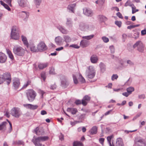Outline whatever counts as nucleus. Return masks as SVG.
<instances>
[{
  "label": "nucleus",
  "instance_id": "obj_49",
  "mask_svg": "<svg viewBox=\"0 0 146 146\" xmlns=\"http://www.w3.org/2000/svg\"><path fill=\"white\" fill-rule=\"evenodd\" d=\"M118 78V76L117 74H113L111 76V79L112 81L117 80Z\"/></svg>",
  "mask_w": 146,
  "mask_h": 146
},
{
  "label": "nucleus",
  "instance_id": "obj_25",
  "mask_svg": "<svg viewBox=\"0 0 146 146\" xmlns=\"http://www.w3.org/2000/svg\"><path fill=\"white\" fill-rule=\"evenodd\" d=\"M124 145L122 139L121 138H117V139L115 146H123Z\"/></svg>",
  "mask_w": 146,
  "mask_h": 146
},
{
  "label": "nucleus",
  "instance_id": "obj_3",
  "mask_svg": "<svg viewBox=\"0 0 146 146\" xmlns=\"http://www.w3.org/2000/svg\"><path fill=\"white\" fill-rule=\"evenodd\" d=\"M26 94L28 100L30 102H33L36 96V92L32 89L27 90Z\"/></svg>",
  "mask_w": 146,
  "mask_h": 146
},
{
  "label": "nucleus",
  "instance_id": "obj_47",
  "mask_svg": "<svg viewBox=\"0 0 146 146\" xmlns=\"http://www.w3.org/2000/svg\"><path fill=\"white\" fill-rule=\"evenodd\" d=\"M136 7L134 5L132 8V14H134L136 12L138 11L139 10L138 9H136Z\"/></svg>",
  "mask_w": 146,
  "mask_h": 146
},
{
  "label": "nucleus",
  "instance_id": "obj_59",
  "mask_svg": "<svg viewBox=\"0 0 146 146\" xmlns=\"http://www.w3.org/2000/svg\"><path fill=\"white\" fill-rule=\"evenodd\" d=\"M50 73L51 74H55L54 69V68H51L50 70Z\"/></svg>",
  "mask_w": 146,
  "mask_h": 146
},
{
  "label": "nucleus",
  "instance_id": "obj_20",
  "mask_svg": "<svg viewBox=\"0 0 146 146\" xmlns=\"http://www.w3.org/2000/svg\"><path fill=\"white\" fill-rule=\"evenodd\" d=\"M18 3L19 6L24 7L27 5V0H19Z\"/></svg>",
  "mask_w": 146,
  "mask_h": 146
},
{
  "label": "nucleus",
  "instance_id": "obj_36",
  "mask_svg": "<svg viewBox=\"0 0 146 146\" xmlns=\"http://www.w3.org/2000/svg\"><path fill=\"white\" fill-rule=\"evenodd\" d=\"M134 5L132 3L130 0L127 1L124 5L125 7H126L127 6H129L131 7V8H132V7L134 6Z\"/></svg>",
  "mask_w": 146,
  "mask_h": 146
},
{
  "label": "nucleus",
  "instance_id": "obj_54",
  "mask_svg": "<svg viewBox=\"0 0 146 146\" xmlns=\"http://www.w3.org/2000/svg\"><path fill=\"white\" fill-rule=\"evenodd\" d=\"M56 85L55 84H52L50 86V88L52 90H54L56 89Z\"/></svg>",
  "mask_w": 146,
  "mask_h": 146
},
{
  "label": "nucleus",
  "instance_id": "obj_12",
  "mask_svg": "<svg viewBox=\"0 0 146 146\" xmlns=\"http://www.w3.org/2000/svg\"><path fill=\"white\" fill-rule=\"evenodd\" d=\"M80 44L83 48L86 47L89 45L90 42L87 40L83 39L81 41Z\"/></svg>",
  "mask_w": 146,
  "mask_h": 146
},
{
  "label": "nucleus",
  "instance_id": "obj_62",
  "mask_svg": "<svg viewBox=\"0 0 146 146\" xmlns=\"http://www.w3.org/2000/svg\"><path fill=\"white\" fill-rule=\"evenodd\" d=\"M75 103L77 105L81 104V101L80 100H76L75 101Z\"/></svg>",
  "mask_w": 146,
  "mask_h": 146
},
{
  "label": "nucleus",
  "instance_id": "obj_1",
  "mask_svg": "<svg viewBox=\"0 0 146 146\" xmlns=\"http://www.w3.org/2000/svg\"><path fill=\"white\" fill-rule=\"evenodd\" d=\"M86 72V74L88 78L90 79L93 78L96 75V70L94 67L92 66L87 67Z\"/></svg>",
  "mask_w": 146,
  "mask_h": 146
},
{
  "label": "nucleus",
  "instance_id": "obj_23",
  "mask_svg": "<svg viewBox=\"0 0 146 146\" xmlns=\"http://www.w3.org/2000/svg\"><path fill=\"white\" fill-rule=\"evenodd\" d=\"M98 127L96 126H93L89 131L91 135H94L97 133Z\"/></svg>",
  "mask_w": 146,
  "mask_h": 146
},
{
  "label": "nucleus",
  "instance_id": "obj_57",
  "mask_svg": "<svg viewBox=\"0 0 146 146\" xmlns=\"http://www.w3.org/2000/svg\"><path fill=\"white\" fill-rule=\"evenodd\" d=\"M30 83V82H29V81H28L23 86L21 89H22L26 88L28 86Z\"/></svg>",
  "mask_w": 146,
  "mask_h": 146
},
{
  "label": "nucleus",
  "instance_id": "obj_16",
  "mask_svg": "<svg viewBox=\"0 0 146 146\" xmlns=\"http://www.w3.org/2000/svg\"><path fill=\"white\" fill-rule=\"evenodd\" d=\"M25 106L27 108L33 110L37 109L38 107V106L37 105L30 104H27L25 105Z\"/></svg>",
  "mask_w": 146,
  "mask_h": 146
},
{
  "label": "nucleus",
  "instance_id": "obj_61",
  "mask_svg": "<svg viewBox=\"0 0 146 146\" xmlns=\"http://www.w3.org/2000/svg\"><path fill=\"white\" fill-rule=\"evenodd\" d=\"M6 9H7L8 11H10L11 10V8L9 7V6L6 4L3 6Z\"/></svg>",
  "mask_w": 146,
  "mask_h": 146
},
{
  "label": "nucleus",
  "instance_id": "obj_7",
  "mask_svg": "<svg viewBox=\"0 0 146 146\" xmlns=\"http://www.w3.org/2000/svg\"><path fill=\"white\" fill-rule=\"evenodd\" d=\"M61 85L62 87L65 88L67 87L69 83L66 78L64 76H62L61 78Z\"/></svg>",
  "mask_w": 146,
  "mask_h": 146
},
{
  "label": "nucleus",
  "instance_id": "obj_14",
  "mask_svg": "<svg viewBox=\"0 0 146 146\" xmlns=\"http://www.w3.org/2000/svg\"><path fill=\"white\" fill-rule=\"evenodd\" d=\"M7 57L5 54L1 52H0V62L5 63L7 60Z\"/></svg>",
  "mask_w": 146,
  "mask_h": 146
},
{
  "label": "nucleus",
  "instance_id": "obj_37",
  "mask_svg": "<svg viewBox=\"0 0 146 146\" xmlns=\"http://www.w3.org/2000/svg\"><path fill=\"white\" fill-rule=\"evenodd\" d=\"M13 144L18 145H24V142L21 140H19L15 141H13Z\"/></svg>",
  "mask_w": 146,
  "mask_h": 146
},
{
  "label": "nucleus",
  "instance_id": "obj_21",
  "mask_svg": "<svg viewBox=\"0 0 146 146\" xmlns=\"http://www.w3.org/2000/svg\"><path fill=\"white\" fill-rule=\"evenodd\" d=\"M21 37L22 40L23 42L24 45L27 48H29V44L26 37L23 35H22Z\"/></svg>",
  "mask_w": 146,
  "mask_h": 146
},
{
  "label": "nucleus",
  "instance_id": "obj_2",
  "mask_svg": "<svg viewBox=\"0 0 146 146\" xmlns=\"http://www.w3.org/2000/svg\"><path fill=\"white\" fill-rule=\"evenodd\" d=\"M13 51L15 54L19 56H23L25 54L24 49L18 45L14 46Z\"/></svg>",
  "mask_w": 146,
  "mask_h": 146
},
{
  "label": "nucleus",
  "instance_id": "obj_60",
  "mask_svg": "<svg viewBox=\"0 0 146 146\" xmlns=\"http://www.w3.org/2000/svg\"><path fill=\"white\" fill-rule=\"evenodd\" d=\"M122 41L123 42H124L127 38V35L125 34H124L122 35Z\"/></svg>",
  "mask_w": 146,
  "mask_h": 146
},
{
  "label": "nucleus",
  "instance_id": "obj_9",
  "mask_svg": "<svg viewBox=\"0 0 146 146\" xmlns=\"http://www.w3.org/2000/svg\"><path fill=\"white\" fill-rule=\"evenodd\" d=\"M89 25L83 22H81L79 24V28L82 31H85L89 28Z\"/></svg>",
  "mask_w": 146,
  "mask_h": 146
},
{
  "label": "nucleus",
  "instance_id": "obj_45",
  "mask_svg": "<svg viewBox=\"0 0 146 146\" xmlns=\"http://www.w3.org/2000/svg\"><path fill=\"white\" fill-rule=\"evenodd\" d=\"M38 92L41 95V98H43L44 94H45V92L41 89H39L38 90Z\"/></svg>",
  "mask_w": 146,
  "mask_h": 146
},
{
  "label": "nucleus",
  "instance_id": "obj_28",
  "mask_svg": "<svg viewBox=\"0 0 146 146\" xmlns=\"http://www.w3.org/2000/svg\"><path fill=\"white\" fill-rule=\"evenodd\" d=\"M67 110L68 111L70 112L73 115L76 114L77 112V110L74 108H68Z\"/></svg>",
  "mask_w": 146,
  "mask_h": 146
},
{
  "label": "nucleus",
  "instance_id": "obj_44",
  "mask_svg": "<svg viewBox=\"0 0 146 146\" xmlns=\"http://www.w3.org/2000/svg\"><path fill=\"white\" fill-rule=\"evenodd\" d=\"M6 124H7V122L4 121L0 124V130H2L5 127V125Z\"/></svg>",
  "mask_w": 146,
  "mask_h": 146
},
{
  "label": "nucleus",
  "instance_id": "obj_52",
  "mask_svg": "<svg viewBox=\"0 0 146 146\" xmlns=\"http://www.w3.org/2000/svg\"><path fill=\"white\" fill-rule=\"evenodd\" d=\"M70 47H73L75 48L78 49L80 48V46L76 44H72L70 45L69 46Z\"/></svg>",
  "mask_w": 146,
  "mask_h": 146
},
{
  "label": "nucleus",
  "instance_id": "obj_18",
  "mask_svg": "<svg viewBox=\"0 0 146 146\" xmlns=\"http://www.w3.org/2000/svg\"><path fill=\"white\" fill-rule=\"evenodd\" d=\"M76 4V3L69 5L67 7L68 9L71 11V12L74 13Z\"/></svg>",
  "mask_w": 146,
  "mask_h": 146
},
{
  "label": "nucleus",
  "instance_id": "obj_29",
  "mask_svg": "<svg viewBox=\"0 0 146 146\" xmlns=\"http://www.w3.org/2000/svg\"><path fill=\"white\" fill-rule=\"evenodd\" d=\"M66 25L69 27H72V22L71 19L70 18H67Z\"/></svg>",
  "mask_w": 146,
  "mask_h": 146
},
{
  "label": "nucleus",
  "instance_id": "obj_33",
  "mask_svg": "<svg viewBox=\"0 0 146 146\" xmlns=\"http://www.w3.org/2000/svg\"><path fill=\"white\" fill-rule=\"evenodd\" d=\"M137 50L140 52H143L144 50V46L142 43L137 47Z\"/></svg>",
  "mask_w": 146,
  "mask_h": 146
},
{
  "label": "nucleus",
  "instance_id": "obj_56",
  "mask_svg": "<svg viewBox=\"0 0 146 146\" xmlns=\"http://www.w3.org/2000/svg\"><path fill=\"white\" fill-rule=\"evenodd\" d=\"M83 99L86 101H90L91 98L88 95H86L84 97Z\"/></svg>",
  "mask_w": 146,
  "mask_h": 146
},
{
  "label": "nucleus",
  "instance_id": "obj_55",
  "mask_svg": "<svg viewBox=\"0 0 146 146\" xmlns=\"http://www.w3.org/2000/svg\"><path fill=\"white\" fill-rule=\"evenodd\" d=\"M3 1L7 3L11 7L12 6L11 4L12 0H3Z\"/></svg>",
  "mask_w": 146,
  "mask_h": 146
},
{
  "label": "nucleus",
  "instance_id": "obj_38",
  "mask_svg": "<svg viewBox=\"0 0 146 146\" xmlns=\"http://www.w3.org/2000/svg\"><path fill=\"white\" fill-rule=\"evenodd\" d=\"M38 137L40 141H45L48 139V137L47 136H40Z\"/></svg>",
  "mask_w": 146,
  "mask_h": 146
},
{
  "label": "nucleus",
  "instance_id": "obj_40",
  "mask_svg": "<svg viewBox=\"0 0 146 146\" xmlns=\"http://www.w3.org/2000/svg\"><path fill=\"white\" fill-rule=\"evenodd\" d=\"M34 3L37 7H38L40 5L42 0H34Z\"/></svg>",
  "mask_w": 146,
  "mask_h": 146
},
{
  "label": "nucleus",
  "instance_id": "obj_4",
  "mask_svg": "<svg viewBox=\"0 0 146 146\" xmlns=\"http://www.w3.org/2000/svg\"><path fill=\"white\" fill-rule=\"evenodd\" d=\"M11 114L13 116L18 118L22 115V113L19 108L14 107L11 110Z\"/></svg>",
  "mask_w": 146,
  "mask_h": 146
},
{
  "label": "nucleus",
  "instance_id": "obj_8",
  "mask_svg": "<svg viewBox=\"0 0 146 146\" xmlns=\"http://www.w3.org/2000/svg\"><path fill=\"white\" fill-rule=\"evenodd\" d=\"M13 86L15 89H18L20 86V82L19 79L17 78H15L13 80Z\"/></svg>",
  "mask_w": 146,
  "mask_h": 146
},
{
  "label": "nucleus",
  "instance_id": "obj_50",
  "mask_svg": "<svg viewBox=\"0 0 146 146\" xmlns=\"http://www.w3.org/2000/svg\"><path fill=\"white\" fill-rule=\"evenodd\" d=\"M121 21H115V24L119 27H121Z\"/></svg>",
  "mask_w": 146,
  "mask_h": 146
},
{
  "label": "nucleus",
  "instance_id": "obj_34",
  "mask_svg": "<svg viewBox=\"0 0 146 146\" xmlns=\"http://www.w3.org/2000/svg\"><path fill=\"white\" fill-rule=\"evenodd\" d=\"M19 28L16 26H13L11 29V33H19Z\"/></svg>",
  "mask_w": 146,
  "mask_h": 146
},
{
  "label": "nucleus",
  "instance_id": "obj_63",
  "mask_svg": "<svg viewBox=\"0 0 146 146\" xmlns=\"http://www.w3.org/2000/svg\"><path fill=\"white\" fill-rule=\"evenodd\" d=\"M116 15L120 18L123 19V18L122 14L119 12L117 13H116Z\"/></svg>",
  "mask_w": 146,
  "mask_h": 146
},
{
  "label": "nucleus",
  "instance_id": "obj_10",
  "mask_svg": "<svg viewBox=\"0 0 146 146\" xmlns=\"http://www.w3.org/2000/svg\"><path fill=\"white\" fill-rule=\"evenodd\" d=\"M20 15L21 17L23 19V20L26 21L29 18V13L28 12L22 11L20 13Z\"/></svg>",
  "mask_w": 146,
  "mask_h": 146
},
{
  "label": "nucleus",
  "instance_id": "obj_26",
  "mask_svg": "<svg viewBox=\"0 0 146 146\" xmlns=\"http://www.w3.org/2000/svg\"><path fill=\"white\" fill-rule=\"evenodd\" d=\"M34 131L37 135H42L44 134V133L42 131L39 130L38 127H36L34 130Z\"/></svg>",
  "mask_w": 146,
  "mask_h": 146
},
{
  "label": "nucleus",
  "instance_id": "obj_11",
  "mask_svg": "<svg viewBox=\"0 0 146 146\" xmlns=\"http://www.w3.org/2000/svg\"><path fill=\"white\" fill-rule=\"evenodd\" d=\"M56 27L62 34H66L68 33V31L62 26L59 25Z\"/></svg>",
  "mask_w": 146,
  "mask_h": 146
},
{
  "label": "nucleus",
  "instance_id": "obj_64",
  "mask_svg": "<svg viewBox=\"0 0 146 146\" xmlns=\"http://www.w3.org/2000/svg\"><path fill=\"white\" fill-rule=\"evenodd\" d=\"M105 0H100L99 1V4L101 5H103L104 3Z\"/></svg>",
  "mask_w": 146,
  "mask_h": 146
},
{
  "label": "nucleus",
  "instance_id": "obj_24",
  "mask_svg": "<svg viewBox=\"0 0 146 146\" xmlns=\"http://www.w3.org/2000/svg\"><path fill=\"white\" fill-rule=\"evenodd\" d=\"M62 40L61 37L58 36L55 38V41L57 44L60 45L61 44Z\"/></svg>",
  "mask_w": 146,
  "mask_h": 146
},
{
  "label": "nucleus",
  "instance_id": "obj_13",
  "mask_svg": "<svg viewBox=\"0 0 146 146\" xmlns=\"http://www.w3.org/2000/svg\"><path fill=\"white\" fill-rule=\"evenodd\" d=\"M83 13L85 15L88 17H91L93 15L92 11L89 9L86 8L84 9Z\"/></svg>",
  "mask_w": 146,
  "mask_h": 146
},
{
  "label": "nucleus",
  "instance_id": "obj_22",
  "mask_svg": "<svg viewBox=\"0 0 146 146\" xmlns=\"http://www.w3.org/2000/svg\"><path fill=\"white\" fill-rule=\"evenodd\" d=\"M48 65V62L40 63L39 64L38 67L40 69H43L47 67Z\"/></svg>",
  "mask_w": 146,
  "mask_h": 146
},
{
  "label": "nucleus",
  "instance_id": "obj_5",
  "mask_svg": "<svg viewBox=\"0 0 146 146\" xmlns=\"http://www.w3.org/2000/svg\"><path fill=\"white\" fill-rule=\"evenodd\" d=\"M1 75L3 76L4 81H5L7 84L9 85L11 82V75L10 73L9 72H6Z\"/></svg>",
  "mask_w": 146,
  "mask_h": 146
},
{
  "label": "nucleus",
  "instance_id": "obj_48",
  "mask_svg": "<svg viewBox=\"0 0 146 146\" xmlns=\"http://www.w3.org/2000/svg\"><path fill=\"white\" fill-rule=\"evenodd\" d=\"M102 39L103 40V41L105 43L108 42L109 41V38L106 37V36H103L102 38Z\"/></svg>",
  "mask_w": 146,
  "mask_h": 146
},
{
  "label": "nucleus",
  "instance_id": "obj_41",
  "mask_svg": "<svg viewBox=\"0 0 146 146\" xmlns=\"http://www.w3.org/2000/svg\"><path fill=\"white\" fill-rule=\"evenodd\" d=\"M134 89L133 87H130L127 89V91L128 93H129L130 94H131L132 92L133 91Z\"/></svg>",
  "mask_w": 146,
  "mask_h": 146
},
{
  "label": "nucleus",
  "instance_id": "obj_15",
  "mask_svg": "<svg viewBox=\"0 0 146 146\" xmlns=\"http://www.w3.org/2000/svg\"><path fill=\"white\" fill-rule=\"evenodd\" d=\"M11 37L12 39L18 40L19 38V33H11Z\"/></svg>",
  "mask_w": 146,
  "mask_h": 146
},
{
  "label": "nucleus",
  "instance_id": "obj_46",
  "mask_svg": "<svg viewBox=\"0 0 146 146\" xmlns=\"http://www.w3.org/2000/svg\"><path fill=\"white\" fill-rule=\"evenodd\" d=\"M7 53L9 58L13 60L14 59V57L11 52L9 50L7 51Z\"/></svg>",
  "mask_w": 146,
  "mask_h": 146
},
{
  "label": "nucleus",
  "instance_id": "obj_31",
  "mask_svg": "<svg viewBox=\"0 0 146 146\" xmlns=\"http://www.w3.org/2000/svg\"><path fill=\"white\" fill-rule=\"evenodd\" d=\"M99 66L101 72L103 73L106 70V68L105 65L104 63L102 62H100L99 64Z\"/></svg>",
  "mask_w": 146,
  "mask_h": 146
},
{
  "label": "nucleus",
  "instance_id": "obj_53",
  "mask_svg": "<svg viewBox=\"0 0 146 146\" xmlns=\"http://www.w3.org/2000/svg\"><path fill=\"white\" fill-rule=\"evenodd\" d=\"M41 77L43 79L44 81H45L46 78L45 73L44 72H42L41 74Z\"/></svg>",
  "mask_w": 146,
  "mask_h": 146
},
{
  "label": "nucleus",
  "instance_id": "obj_35",
  "mask_svg": "<svg viewBox=\"0 0 146 146\" xmlns=\"http://www.w3.org/2000/svg\"><path fill=\"white\" fill-rule=\"evenodd\" d=\"M63 38L65 41L66 42H69L71 41V38L68 35H64Z\"/></svg>",
  "mask_w": 146,
  "mask_h": 146
},
{
  "label": "nucleus",
  "instance_id": "obj_58",
  "mask_svg": "<svg viewBox=\"0 0 146 146\" xmlns=\"http://www.w3.org/2000/svg\"><path fill=\"white\" fill-rule=\"evenodd\" d=\"M138 98L140 99H144L145 98V95L144 94H142L138 96Z\"/></svg>",
  "mask_w": 146,
  "mask_h": 146
},
{
  "label": "nucleus",
  "instance_id": "obj_6",
  "mask_svg": "<svg viewBox=\"0 0 146 146\" xmlns=\"http://www.w3.org/2000/svg\"><path fill=\"white\" fill-rule=\"evenodd\" d=\"M38 51L42 52L46 50L47 47L45 43L42 41L40 42L37 46Z\"/></svg>",
  "mask_w": 146,
  "mask_h": 146
},
{
  "label": "nucleus",
  "instance_id": "obj_27",
  "mask_svg": "<svg viewBox=\"0 0 146 146\" xmlns=\"http://www.w3.org/2000/svg\"><path fill=\"white\" fill-rule=\"evenodd\" d=\"M30 50L33 52H37L38 51L34 44H31L29 45Z\"/></svg>",
  "mask_w": 146,
  "mask_h": 146
},
{
  "label": "nucleus",
  "instance_id": "obj_42",
  "mask_svg": "<svg viewBox=\"0 0 146 146\" xmlns=\"http://www.w3.org/2000/svg\"><path fill=\"white\" fill-rule=\"evenodd\" d=\"M142 42L140 40H139L137 41L133 45V47L135 48L136 47H138V46H139L141 43H142Z\"/></svg>",
  "mask_w": 146,
  "mask_h": 146
},
{
  "label": "nucleus",
  "instance_id": "obj_43",
  "mask_svg": "<svg viewBox=\"0 0 146 146\" xmlns=\"http://www.w3.org/2000/svg\"><path fill=\"white\" fill-rule=\"evenodd\" d=\"M73 146H83V145L80 142L76 141L73 142Z\"/></svg>",
  "mask_w": 146,
  "mask_h": 146
},
{
  "label": "nucleus",
  "instance_id": "obj_30",
  "mask_svg": "<svg viewBox=\"0 0 146 146\" xmlns=\"http://www.w3.org/2000/svg\"><path fill=\"white\" fill-rule=\"evenodd\" d=\"M98 19L101 22H104L107 20V18L102 15H99L98 17Z\"/></svg>",
  "mask_w": 146,
  "mask_h": 146
},
{
  "label": "nucleus",
  "instance_id": "obj_32",
  "mask_svg": "<svg viewBox=\"0 0 146 146\" xmlns=\"http://www.w3.org/2000/svg\"><path fill=\"white\" fill-rule=\"evenodd\" d=\"M113 137V136L111 135L108 136L107 138V140L110 146H114L113 145V143L112 142V143H111V139Z\"/></svg>",
  "mask_w": 146,
  "mask_h": 146
},
{
  "label": "nucleus",
  "instance_id": "obj_19",
  "mask_svg": "<svg viewBox=\"0 0 146 146\" xmlns=\"http://www.w3.org/2000/svg\"><path fill=\"white\" fill-rule=\"evenodd\" d=\"M32 141L33 143L35 146H42L41 143H40V141L38 137L33 139Z\"/></svg>",
  "mask_w": 146,
  "mask_h": 146
},
{
  "label": "nucleus",
  "instance_id": "obj_17",
  "mask_svg": "<svg viewBox=\"0 0 146 146\" xmlns=\"http://www.w3.org/2000/svg\"><path fill=\"white\" fill-rule=\"evenodd\" d=\"M98 60V58L96 55H93L90 58L91 62L93 64H96Z\"/></svg>",
  "mask_w": 146,
  "mask_h": 146
},
{
  "label": "nucleus",
  "instance_id": "obj_51",
  "mask_svg": "<svg viewBox=\"0 0 146 146\" xmlns=\"http://www.w3.org/2000/svg\"><path fill=\"white\" fill-rule=\"evenodd\" d=\"M73 78L74 83L75 84H77L78 83V82L76 77L74 75H73Z\"/></svg>",
  "mask_w": 146,
  "mask_h": 146
},
{
  "label": "nucleus",
  "instance_id": "obj_39",
  "mask_svg": "<svg viewBox=\"0 0 146 146\" xmlns=\"http://www.w3.org/2000/svg\"><path fill=\"white\" fill-rule=\"evenodd\" d=\"M94 36V35H92L89 36H83L82 37V38L87 40H89L93 38Z\"/></svg>",
  "mask_w": 146,
  "mask_h": 146
}]
</instances>
